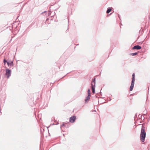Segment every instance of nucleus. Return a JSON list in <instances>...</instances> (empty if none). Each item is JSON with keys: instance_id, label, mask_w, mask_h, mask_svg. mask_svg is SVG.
<instances>
[{"instance_id": "obj_1", "label": "nucleus", "mask_w": 150, "mask_h": 150, "mask_svg": "<svg viewBox=\"0 0 150 150\" xmlns=\"http://www.w3.org/2000/svg\"><path fill=\"white\" fill-rule=\"evenodd\" d=\"M3 62L4 64V65L5 66L6 63H7L8 66L10 67H13L14 66L13 64V59L12 61H10L9 59H8L7 57H5L3 59Z\"/></svg>"}, {"instance_id": "obj_2", "label": "nucleus", "mask_w": 150, "mask_h": 150, "mask_svg": "<svg viewBox=\"0 0 150 150\" xmlns=\"http://www.w3.org/2000/svg\"><path fill=\"white\" fill-rule=\"evenodd\" d=\"M96 79L95 77L93 79L91 83V88L92 90V93L93 94L95 93Z\"/></svg>"}, {"instance_id": "obj_3", "label": "nucleus", "mask_w": 150, "mask_h": 150, "mask_svg": "<svg viewBox=\"0 0 150 150\" xmlns=\"http://www.w3.org/2000/svg\"><path fill=\"white\" fill-rule=\"evenodd\" d=\"M146 137V132L144 129L141 130L140 134V139L141 141L144 142L145 140V138Z\"/></svg>"}, {"instance_id": "obj_4", "label": "nucleus", "mask_w": 150, "mask_h": 150, "mask_svg": "<svg viewBox=\"0 0 150 150\" xmlns=\"http://www.w3.org/2000/svg\"><path fill=\"white\" fill-rule=\"evenodd\" d=\"M135 80V74L133 73L132 74V80L131 81V85L129 87V90L130 91H132L134 84Z\"/></svg>"}, {"instance_id": "obj_5", "label": "nucleus", "mask_w": 150, "mask_h": 150, "mask_svg": "<svg viewBox=\"0 0 150 150\" xmlns=\"http://www.w3.org/2000/svg\"><path fill=\"white\" fill-rule=\"evenodd\" d=\"M6 73L5 74V76H6V78L8 79L11 76V71L10 69L8 68L5 69Z\"/></svg>"}, {"instance_id": "obj_6", "label": "nucleus", "mask_w": 150, "mask_h": 150, "mask_svg": "<svg viewBox=\"0 0 150 150\" xmlns=\"http://www.w3.org/2000/svg\"><path fill=\"white\" fill-rule=\"evenodd\" d=\"M76 119V117L75 115H73L69 118V122L72 123H73Z\"/></svg>"}, {"instance_id": "obj_7", "label": "nucleus", "mask_w": 150, "mask_h": 150, "mask_svg": "<svg viewBox=\"0 0 150 150\" xmlns=\"http://www.w3.org/2000/svg\"><path fill=\"white\" fill-rule=\"evenodd\" d=\"M141 48H142V47L141 46L137 45H135V46H134V47H132V50L136 49L137 50H139L141 49Z\"/></svg>"}, {"instance_id": "obj_8", "label": "nucleus", "mask_w": 150, "mask_h": 150, "mask_svg": "<svg viewBox=\"0 0 150 150\" xmlns=\"http://www.w3.org/2000/svg\"><path fill=\"white\" fill-rule=\"evenodd\" d=\"M91 96L88 95L87 96L86 98L85 99V102L86 103H88L90 99Z\"/></svg>"}, {"instance_id": "obj_9", "label": "nucleus", "mask_w": 150, "mask_h": 150, "mask_svg": "<svg viewBox=\"0 0 150 150\" xmlns=\"http://www.w3.org/2000/svg\"><path fill=\"white\" fill-rule=\"evenodd\" d=\"M112 10V9L110 7H108L107 8L106 13H109Z\"/></svg>"}, {"instance_id": "obj_10", "label": "nucleus", "mask_w": 150, "mask_h": 150, "mask_svg": "<svg viewBox=\"0 0 150 150\" xmlns=\"http://www.w3.org/2000/svg\"><path fill=\"white\" fill-rule=\"evenodd\" d=\"M145 123H144L143 124H142V128L141 129V130H142H142L144 129V131H145V127L144 126H145Z\"/></svg>"}, {"instance_id": "obj_11", "label": "nucleus", "mask_w": 150, "mask_h": 150, "mask_svg": "<svg viewBox=\"0 0 150 150\" xmlns=\"http://www.w3.org/2000/svg\"><path fill=\"white\" fill-rule=\"evenodd\" d=\"M87 93L88 94V95L91 96V91L89 88H88V90Z\"/></svg>"}, {"instance_id": "obj_12", "label": "nucleus", "mask_w": 150, "mask_h": 150, "mask_svg": "<svg viewBox=\"0 0 150 150\" xmlns=\"http://www.w3.org/2000/svg\"><path fill=\"white\" fill-rule=\"evenodd\" d=\"M138 52H135L131 53L130 54L132 56H135V55H137V54H138Z\"/></svg>"}, {"instance_id": "obj_13", "label": "nucleus", "mask_w": 150, "mask_h": 150, "mask_svg": "<svg viewBox=\"0 0 150 150\" xmlns=\"http://www.w3.org/2000/svg\"><path fill=\"white\" fill-rule=\"evenodd\" d=\"M13 26V25H12V26L9 27V29L10 30H12L13 29V28L12 27Z\"/></svg>"}, {"instance_id": "obj_14", "label": "nucleus", "mask_w": 150, "mask_h": 150, "mask_svg": "<svg viewBox=\"0 0 150 150\" xmlns=\"http://www.w3.org/2000/svg\"><path fill=\"white\" fill-rule=\"evenodd\" d=\"M65 126V124L64 123H63L62 124V125H61L60 126V128H61L62 127L64 126Z\"/></svg>"}, {"instance_id": "obj_15", "label": "nucleus", "mask_w": 150, "mask_h": 150, "mask_svg": "<svg viewBox=\"0 0 150 150\" xmlns=\"http://www.w3.org/2000/svg\"><path fill=\"white\" fill-rule=\"evenodd\" d=\"M55 125V124L54 123H53V124H50V125L47 127V128H48L49 127H50L51 125Z\"/></svg>"}, {"instance_id": "obj_16", "label": "nucleus", "mask_w": 150, "mask_h": 150, "mask_svg": "<svg viewBox=\"0 0 150 150\" xmlns=\"http://www.w3.org/2000/svg\"><path fill=\"white\" fill-rule=\"evenodd\" d=\"M118 17L119 19L121 21V19L120 17V15L119 14H118Z\"/></svg>"}, {"instance_id": "obj_17", "label": "nucleus", "mask_w": 150, "mask_h": 150, "mask_svg": "<svg viewBox=\"0 0 150 150\" xmlns=\"http://www.w3.org/2000/svg\"><path fill=\"white\" fill-rule=\"evenodd\" d=\"M47 13V11H44V12H43L42 13H45L46 14Z\"/></svg>"}, {"instance_id": "obj_18", "label": "nucleus", "mask_w": 150, "mask_h": 150, "mask_svg": "<svg viewBox=\"0 0 150 150\" xmlns=\"http://www.w3.org/2000/svg\"><path fill=\"white\" fill-rule=\"evenodd\" d=\"M100 96H102V92H101V91H100Z\"/></svg>"}, {"instance_id": "obj_19", "label": "nucleus", "mask_w": 150, "mask_h": 150, "mask_svg": "<svg viewBox=\"0 0 150 150\" xmlns=\"http://www.w3.org/2000/svg\"><path fill=\"white\" fill-rule=\"evenodd\" d=\"M48 16H49L51 14V13H50V12H49L48 13Z\"/></svg>"}, {"instance_id": "obj_20", "label": "nucleus", "mask_w": 150, "mask_h": 150, "mask_svg": "<svg viewBox=\"0 0 150 150\" xmlns=\"http://www.w3.org/2000/svg\"><path fill=\"white\" fill-rule=\"evenodd\" d=\"M143 42H139V44H142Z\"/></svg>"}, {"instance_id": "obj_21", "label": "nucleus", "mask_w": 150, "mask_h": 150, "mask_svg": "<svg viewBox=\"0 0 150 150\" xmlns=\"http://www.w3.org/2000/svg\"><path fill=\"white\" fill-rule=\"evenodd\" d=\"M109 101H111V100H112V99L110 97L109 98Z\"/></svg>"}, {"instance_id": "obj_22", "label": "nucleus", "mask_w": 150, "mask_h": 150, "mask_svg": "<svg viewBox=\"0 0 150 150\" xmlns=\"http://www.w3.org/2000/svg\"><path fill=\"white\" fill-rule=\"evenodd\" d=\"M95 97H96V98H98H98H99V97H97L96 95Z\"/></svg>"}, {"instance_id": "obj_23", "label": "nucleus", "mask_w": 150, "mask_h": 150, "mask_svg": "<svg viewBox=\"0 0 150 150\" xmlns=\"http://www.w3.org/2000/svg\"><path fill=\"white\" fill-rule=\"evenodd\" d=\"M149 118L147 120V121H148V122H149Z\"/></svg>"}, {"instance_id": "obj_24", "label": "nucleus", "mask_w": 150, "mask_h": 150, "mask_svg": "<svg viewBox=\"0 0 150 150\" xmlns=\"http://www.w3.org/2000/svg\"><path fill=\"white\" fill-rule=\"evenodd\" d=\"M49 19L48 18H47L46 19V21H47V20Z\"/></svg>"}, {"instance_id": "obj_25", "label": "nucleus", "mask_w": 150, "mask_h": 150, "mask_svg": "<svg viewBox=\"0 0 150 150\" xmlns=\"http://www.w3.org/2000/svg\"><path fill=\"white\" fill-rule=\"evenodd\" d=\"M40 131H41V134H42V130L41 129H40Z\"/></svg>"}, {"instance_id": "obj_26", "label": "nucleus", "mask_w": 150, "mask_h": 150, "mask_svg": "<svg viewBox=\"0 0 150 150\" xmlns=\"http://www.w3.org/2000/svg\"><path fill=\"white\" fill-rule=\"evenodd\" d=\"M59 124V123L58 122H57V123L56 124H55V125H57Z\"/></svg>"}, {"instance_id": "obj_27", "label": "nucleus", "mask_w": 150, "mask_h": 150, "mask_svg": "<svg viewBox=\"0 0 150 150\" xmlns=\"http://www.w3.org/2000/svg\"><path fill=\"white\" fill-rule=\"evenodd\" d=\"M105 103V102H103L102 103H101V104H103V103Z\"/></svg>"}, {"instance_id": "obj_28", "label": "nucleus", "mask_w": 150, "mask_h": 150, "mask_svg": "<svg viewBox=\"0 0 150 150\" xmlns=\"http://www.w3.org/2000/svg\"><path fill=\"white\" fill-rule=\"evenodd\" d=\"M147 149H148V150H149V149L148 147H147Z\"/></svg>"}, {"instance_id": "obj_29", "label": "nucleus", "mask_w": 150, "mask_h": 150, "mask_svg": "<svg viewBox=\"0 0 150 150\" xmlns=\"http://www.w3.org/2000/svg\"><path fill=\"white\" fill-rule=\"evenodd\" d=\"M133 95V94H131L130 96H132Z\"/></svg>"}, {"instance_id": "obj_30", "label": "nucleus", "mask_w": 150, "mask_h": 150, "mask_svg": "<svg viewBox=\"0 0 150 150\" xmlns=\"http://www.w3.org/2000/svg\"><path fill=\"white\" fill-rule=\"evenodd\" d=\"M100 98H103V97H100Z\"/></svg>"}, {"instance_id": "obj_31", "label": "nucleus", "mask_w": 150, "mask_h": 150, "mask_svg": "<svg viewBox=\"0 0 150 150\" xmlns=\"http://www.w3.org/2000/svg\"><path fill=\"white\" fill-rule=\"evenodd\" d=\"M50 20H52V18H51V19H50Z\"/></svg>"}, {"instance_id": "obj_32", "label": "nucleus", "mask_w": 150, "mask_h": 150, "mask_svg": "<svg viewBox=\"0 0 150 150\" xmlns=\"http://www.w3.org/2000/svg\"><path fill=\"white\" fill-rule=\"evenodd\" d=\"M136 116H137V114H136L135 116V117Z\"/></svg>"}, {"instance_id": "obj_33", "label": "nucleus", "mask_w": 150, "mask_h": 150, "mask_svg": "<svg viewBox=\"0 0 150 150\" xmlns=\"http://www.w3.org/2000/svg\"><path fill=\"white\" fill-rule=\"evenodd\" d=\"M69 73H70V72L68 73H67V74H69Z\"/></svg>"}, {"instance_id": "obj_34", "label": "nucleus", "mask_w": 150, "mask_h": 150, "mask_svg": "<svg viewBox=\"0 0 150 150\" xmlns=\"http://www.w3.org/2000/svg\"><path fill=\"white\" fill-rule=\"evenodd\" d=\"M79 45V44H77V45Z\"/></svg>"}, {"instance_id": "obj_35", "label": "nucleus", "mask_w": 150, "mask_h": 150, "mask_svg": "<svg viewBox=\"0 0 150 150\" xmlns=\"http://www.w3.org/2000/svg\"><path fill=\"white\" fill-rule=\"evenodd\" d=\"M64 76H63V77L62 78L64 77Z\"/></svg>"}, {"instance_id": "obj_36", "label": "nucleus", "mask_w": 150, "mask_h": 150, "mask_svg": "<svg viewBox=\"0 0 150 150\" xmlns=\"http://www.w3.org/2000/svg\"><path fill=\"white\" fill-rule=\"evenodd\" d=\"M98 103H99V100H98Z\"/></svg>"}]
</instances>
